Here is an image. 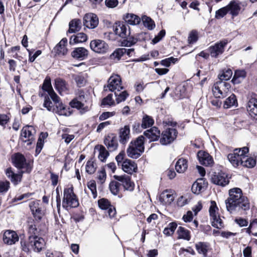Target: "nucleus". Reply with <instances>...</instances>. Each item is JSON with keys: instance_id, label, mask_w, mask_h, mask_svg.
Masks as SVG:
<instances>
[{"instance_id": "obj_24", "label": "nucleus", "mask_w": 257, "mask_h": 257, "mask_svg": "<svg viewBox=\"0 0 257 257\" xmlns=\"http://www.w3.org/2000/svg\"><path fill=\"white\" fill-rule=\"evenodd\" d=\"M212 92L216 98H222L227 96V91L222 87L219 81L214 83L212 87Z\"/></svg>"}, {"instance_id": "obj_10", "label": "nucleus", "mask_w": 257, "mask_h": 257, "mask_svg": "<svg viewBox=\"0 0 257 257\" xmlns=\"http://www.w3.org/2000/svg\"><path fill=\"white\" fill-rule=\"evenodd\" d=\"M90 47L92 50L98 53H104L108 49V45L101 40H94L91 41Z\"/></svg>"}, {"instance_id": "obj_4", "label": "nucleus", "mask_w": 257, "mask_h": 257, "mask_svg": "<svg viewBox=\"0 0 257 257\" xmlns=\"http://www.w3.org/2000/svg\"><path fill=\"white\" fill-rule=\"evenodd\" d=\"M79 205L78 199L74 193L72 187L65 188L64 190V197L62 200V206L68 209L70 208H75Z\"/></svg>"}, {"instance_id": "obj_14", "label": "nucleus", "mask_w": 257, "mask_h": 257, "mask_svg": "<svg viewBox=\"0 0 257 257\" xmlns=\"http://www.w3.org/2000/svg\"><path fill=\"white\" fill-rule=\"evenodd\" d=\"M98 18L93 13L86 14L83 18L84 25L89 29H94L98 24Z\"/></svg>"}, {"instance_id": "obj_59", "label": "nucleus", "mask_w": 257, "mask_h": 257, "mask_svg": "<svg viewBox=\"0 0 257 257\" xmlns=\"http://www.w3.org/2000/svg\"><path fill=\"white\" fill-rule=\"evenodd\" d=\"M198 40V33L196 31H192L189 35L188 40L190 44L195 43Z\"/></svg>"}, {"instance_id": "obj_30", "label": "nucleus", "mask_w": 257, "mask_h": 257, "mask_svg": "<svg viewBox=\"0 0 257 257\" xmlns=\"http://www.w3.org/2000/svg\"><path fill=\"white\" fill-rule=\"evenodd\" d=\"M195 247L199 254H203L204 257H206L208 250L209 248V244L205 242H198L195 244Z\"/></svg>"}, {"instance_id": "obj_53", "label": "nucleus", "mask_w": 257, "mask_h": 257, "mask_svg": "<svg viewBox=\"0 0 257 257\" xmlns=\"http://www.w3.org/2000/svg\"><path fill=\"white\" fill-rule=\"evenodd\" d=\"M43 105L50 111L53 112L55 110V106L48 96L45 97Z\"/></svg>"}, {"instance_id": "obj_49", "label": "nucleus", "mask_w": 257, "mask_h": 257, "mask_svg": "<svg viewBox=\"0 0 257 257\" xmlns=\"http://www.w3.org/2000/svg\"><path fill=\"white\" fill-rule=\"evenodd\" d=\"M42 89L48 93L50 92L51 89H53L51 85V78L50 77L47 76L45 79L42 86Z\"/></svg>"}, {"instance_id": "obj_25", "label": "nucleus", "mask_w": 257, "mask_h": 257, "mask_svg": "<svg viewBox=\"0 0 257 257\" xmlns=\"http://www.w3.org/2000/svg\"><path fill=\"white\" fill-rule=\"evenodd\" d=\"M239 149L234 150L233 153L229 154L227 158L230 163L235 167H237L240 164L241 159V152H238Z\"/></svg>"}, {"instance_id": "obj_37", "label": "nucleus", "mask_w": 257, "mask_h": 257, "mask_svg": "<svg viewBox=\"0 0 257 257\" xmlns=\"http://www.w3.org/2000/svg\"><path fill=\"white\" fill-rule=\"evenodd\" d=\"M159 200L163 205H169L173 201L174 197L172 194H169L165 191L160 195Z\"/></svg>"}, {"instance_id": "obj_62", "label": "nucleus", "mask_w": 257, "mask_h": 257, "mask_svg": "<svg viewBox=\"0 0 257 257\" xmlns=\"http://www.w3.org/2000/svg\"><path fill=\"white\" fill-rule=\"evenodd\" d=\"M166 34V31L165 30H162L155 37V38L152 40V42L153 44H155L158 43L164 37Z\"/></svg>"}, {"instance_id": "obj_15", "label": "nucleus", "mask_w": 257, "mask_h": 257, "mask_svg": "<svg viewBox=\"0 0 257 257\" xmlns=\"http://www.w3.org/2000/svg\"><path fill=\"white\" fill-rule=\"evenodd\" d=\"M104 144L110 152L116 150L118 146L117 138L113 134L107 135L105 137Z\"/></svg>"}, {"instance_id": "obj_8", "label": "nucleus", "mask_w": 257, "mask_h": 257, "mask_svg": "<svg viewBox=\"0 0 257 257\" xmlns=\"http://www.w3.org/2000/svg\"><path fill=\"white\" fill-rule=\"evenodd\" d=\"M246 108L251 117L257 120V94H252L248 97Z\"/></svg>"}, {"instance_id": "obj_21", "label": "nucleus", "mask_w": 257, "mask_h": 257, "mask_svg": "<svg viewBox=\"0 0 257 257\" xmlns=\"http://www.w3.org/2000/svg\"><path fill=\"white\" fill-rule=\"evenodd\" d=\"M3 240L5 243L12 245L18 241L19 236L15 231L7 230L4 232Z\"/></svg>"}, {"instance_id": "obj_17", "label": "nucleus", "mask_w": 257, "mask_h": 257, "mask_svg": "<svg viewBox=\"0 0 257 257\" xmlns=\"http://www.w3.org/2000/svg\"><path fill=\"white\" fill-rule=\"evenodd\" d=\"M197 157L201 164L205 166H211L213 163V158L207 152L199 151L197 153Z\"/></svg>"}, {"instance_id": "obj_64", "label": "nucleus", "mask_w": 257, "mask_h": 257, "mask_svg": "<svg viewBox=\"0 0 257 257\" xmlns=\"http://www.w3.org/2000/svg\"><path fill=\"white\" fill-rule=\"evenodd\" d=\"M115 112H108L106 111L103 112L99 116V120L100 121H102L104 120H105L107 119L108 118L113 116L115 114Z\"/></svg>"}, {"instance_id": "obj_2", "label": "nucleus", "mask_w": 257, "mask_h": 257, "mask_svg": "<svg viewBox=\"0 0 257 257\" xmlns=\"http://www.w3.org/2000/svg\"><path fill=\"white\" fill-rule=\"evenodd\" d=\"M229 197L225 200L226 207L230 213L234 211H243L250 208L248 199L242 195V191L238 188L231 189L229 192Z\"/></svg>"}, {"instance_id": "obj_55", "label": "nucleus", "mask_w": 257, "mask_h": 257, "mask_svg": "<svg viewBox=\"0 0 257 257\" xmlns=\"http://www.w3.org/2000/svg\"><path fill=\"white\" fill-rule=\"evenodd\" d=\"M218 210V209L216 206V202L214 201H211L209 210L211 218L212 217H216V216L217 215L216 211Z\"/></svg>"}, {"instance_id": "obj_3", "label": "nucleus", "mask_w": 257, "mask_h": 257, "mask_svg": "<svg viewBox=\"0 0 257 257\" xmlns=\"http://www.w3.org/2000/svg\"><path fill=\"white\" fill-rule=\"evenodd\" d=\"M144 140V137L140 136L135 140L131 141L126 150L128 157L136 159L141 156L145 150Z\"/></svg>"}, {"instance_id": "obj_40", "label": "nucleus", "mask_w": 257, "mask_h": 257, "mask_svg": "<svg viewBox=\"0 0 257 257\" xmlns=\"http://www.w3.org/2000/svg\"><path fill=\"white\" fill-rule=\"evenodd\" d=\"M126 48L116 49L110 55V58L113 60L118 61L122 56L125 54Z\"/></svg>"}, {"instance_id": "obj_12", "label": "nucleus", "mask_w": 257, "mask_h": 257, "mask_svg": "<svg viewBox=\"0 0 257 257\" xmlns=\"http://www.w3.org/2000/svg\"><path fill=\"white\" fill-rule=\"evenodd\" d=\"M242 3L238 0H231L226 6L228 13L232 17L238 16L241 10Z\"/></svg>"}, {"instance_id": "obj_23", "label": "nucleus", "mask_w": 257, "mask_h": 257, "mask_svg": "<svg viewBox=\"0 0 257 257\" xmlns=\"http://www.w3.org/2000/svg\"><path fill=\"white\" fill-rule=\"evenodd\" d=\"M120 167L124 172L130 174H133L137 170V166L135 163L127 159H125Z\"/></svg>"}, {"instance_id": "obj_34", "label": "nucleus", "mask_w": 257, "mask_h": 257, "mask_svg": "<svg viewBox=\"0 0 257 257\" xmlns=\"http://www.w3.org/2000/svg\"><path fill=\"white\" fill-rule=\"evenodd\" d=\"M125 22L131 25L139 24L141 22L140 18L133 14H127L123 18Z\"/></svg>"}, {"instance_id": "obj_61", "label": "nucleus", "mask_w": 257, "mask_h": 257, "mask_svg": "<svg viewBox=\"0 0 257 257\" xmlns=\"http://www.w3.org/2000/svg\"><path fill=\"white\" fill-rule=\"evenodd\" d=\"M125 157V153L124 151L120 152L116 157H115V160L117 162V164L118 166L120 167L122 163H123Z\"/></svg>"}, {"instance_id": "obj_45", "label": "nucleus", "mask_w": 257, "mask_h": 257, "mask_svg": "<svg viewBox=\"0 0 257 257\" xmlns=\"http://www.w3.org/2000/svg\"><path fill=\"white\" fill-rule=\"evenodd\" d=\"M120 186V183L119 182L112 181L110 183L109 188L111 193L114 195H116L119 192Z\"/></svg>"}, {"instance_id": "obj_20", "label": "nucleus", "mask_w": 257, "mask_h": 257, "mask_svg": "<svg viewBox=\"0 0 257 257\" xmlns=\"http://www.w3.org/2000/svg\"><path fill=\"white\" fill-rule=\"evenodd\" d=\"M207 186V182L204 178L197 179L192 186V191L194 194H199L204 191Z\"/></svg>"}, {"instance_id": "obj_50", "label": "nucleus", "mask_w": 257, "mask_h": 257, "mask_svg": "<svg viewBox=\"0 0 257 257\" xmlns=\"http://www.w3.org/2000/svg\"><path fill=\"white\" fill-rule=\"evenodd\" d=\"M211 219L212 220V225L213 227L221 228L223 226V222L219 215H216V217H212Z\"/></svg>"}, {"instance_id": "obj_54", "label": "nucleus", "mask_w": 257, "mask_h": 257, "mask_svg": "<svg viewBox=\"0 0 257 257\" xmlns=\"http://www.w3.org/2000/svg\"><path fill=\"white\" fill-rule=\"evenodd\" d=\"M98 204L99 207L102 210H106L110 206V202L105 198H102L98 200Z\"/></svg>"}, {"instance_id": "obj_56", "label": "nucleus", "mask_w": 257, "mask_h": 257, "mask_svg": "<svg viewBox=\"0 0 257 257\" xmlns=\"http://www.w3.org/2000/svg\"><path fill=\"white\" fill-rule=\"evenodd\" d=\"M10 187V183L7 180L0 181V193H4L7 192Z\"/></svg>"}, {"instance_id": "obj_38", "label": "nucleus", "mask_w": 257, "mask_h": 257, "mask_svg": "<svg viewBox=\"0 0 257 257\" xmlns=\"http://www.w3.org/2000/svg\"><path fill=\"white\" fill-rule=\"evenodd\" d=\"M246 73L244 70L235 71L233 78L231 80L233 84L240 83L245 77Z\"/></svg>"}, {"instance_id": "obj_18", "label": "nucleus", "mask_w": 257, "mask_h": 257, "mask_svg": "<svg viewBox=\"0 0 257 257\" xmlns=\"http://www.w3.org/2000/svg\"><path fill=\"white\" fill-rule=\"evenodd\" d=\"M211 181L213 183L222 186H224L229 183L227 175L222 172L215 173L211 177Z\"/></svg>"}, {"instance_id": "obj_5", "label": "nucleus", "mask_w": 257, "mask_h": 257, "mask_svg": "<svg viewBox=\"0 0 257 257\" xmlns=\"http://www.w3.org/2000/svg\"><path fill=\"white\" fill-rule=\"evenodd\" d=\"M107 89L112 92L115 91L116 90L118 92L123 89L121 78L119 75L114 74L109 77L107 81V85L104 86V91H107Z\"/></svg>"}, {"instance_id": "obj_36", "label": "nucleus", "mask_w": 257, "mask_h": 257, "mask_svg": "<svg viewBox=\"0 0 257 257\" xmlns=\"http://www.w3.org/2000/svg\"><path fill=\"white\" fill-rule=\"evenodd\" d=\"M187 168V161L184 158L179 159L176 163L175 169L179 173H184Z\"/></svg>"}, {"instance_id": "obj_48", "label": "nucleus", "mask_w": 257, "mask_h": 257, "mask_svg": "<svg viewBox=\"0 0 257 257\" xmlns=\"http://www.w3.org/2000/svg\"><path fill=\"white\" fill-rule=\"evenodd\" d=\"M116 96V101L117 103H119L122 101H124L128 96V93L126 91L120 92L119 94L117 92L114 91Z\"/></svg>"}, {"instance_id": "obj_29", "label": "nucleus", "mask_w": 257, "mask_h": 257, "mask_svg": "<svg viewBox=\"0 0 257 257\" xmlns=\"http://www.w3.org/2000/svg\"><path fill=\"white\" fill-rule=\"evenodd\" d=\"M13 160L14 166L18 169L24 168L27 165L24 156L20 153L16 154Z\"/></svg>"}, {"instance_id": "obj_32", "label": "nucleus", "mask_w": 257, "mask_h": 257, "mask_svg": "<svg viewBox=\"0 0 257 257\" xmlns=\"http://www.w3.org/2000/svg\"><path fill=\"white\" fill-rule=\"evenodd\" d=\"M69 26L67 33H75L81 29V21L79 19H73L70 22Z\"/></svg>"}, {"instance_id": "obj_41", "label": "nucleus", "mask_w": 257, "mask_h": 257, "mask_svg": "<svg viewBox=\"0 0 257 257\" xmlns=\"http://www.w3.org/2000/svg\"><path fill=\"white\" fill-rule=\"evenodd\" d=\"M154 123V120L152 117L145 114L143 116L142 121V127L143 129L152 126Z\"/></svg>"}, {"instance_id": "obj_33", "label": "nucleus", "mask_w": 257, "mask_h": 257, "mask_svg": "<svg viewBox=\"0 0 257 257\" xmlns=\"http://www.w3.org/2000/svg\"><path fill=\"white\" fill-rule=\"evenodd\" d=\"M87 39V36L83 33H78L76 35H73L71 37L69 41L70 45H73L76 43H83Z\"/></svg>"}, {"instance_id": "obj_26", "label": "nucleus", "mask_w": 257, "mask_h": 257, "mask_svg": "<svg viewBox=\"0 0 257 257\" xmlns=\"http://www.w3.org/2000/svg\"><path fill=\"white\" fill-rule=\"evenodd\" d=\"M88 55V50L83 47L76 48L71 53V55L74 58L80 60H83L87 58Z\"/></svg>"}, {"instance_id": "obj_60", "label": "nucleus", "mask_w": 257, "mask_h": 257, "mask_svg": "<svg viewBox=\"0 0 257 257\" xmlns=\"http://www.w3.org/2000/svg\"><path fill=\"white\" fill-rule=\"evenodd\" d=\"M55 50L58 55H64L66 54L67 52V49L66 46L59 45H57L55 47Z\"/></svg>"}, {"instance_id": "obj_35", "label": "nucleus", "mask_w": 257, "mask_h": 257, "mask_svg": "<svg viewBox=\"0 0 257 257\" xmlns=\"http://www.w3.org/2000/svg\"><path fill=\"white\" fill-rule=\"evenodd\" d=\"M177 233L178 235V238L179 239H183L187 241L191 239L190 231L183 227L179 226Z\"/></svg>"}, {"instance_id": "obj_31", "label": "nucleus", "mask_w": 257, "mask_h": 257, "mask_svg": "<svg viewBox=\"0 0 257 257\" xmlns=\"http://www.w3.org/2000/svg\"><path fill=\"white\" fill-rule=\"evenodd\" d=\"M84 97V95H80L78 97L73 99L70 102V105L71 107L76 108L78 109H82L83 112L87 111L88 108L83 107L84 104L81 102V100Z\"/></svg>"}, {"instance_id": "obj_43", "label": "nucleus", "mask_w": 257, "mask_h": 257, "mask_svg": "<svg viewBox=\"0 0 257 257\" xmlns=\"http://www.w3.org/2000/svg\"><path fill=\"white\" fill-rule=\"evenodd\" d=\"M232 75V72L230 69L223 70L221 73L218 75L219 81H227L229 80Z\"/></svg>"}, {"instance_id": "obj_42", "label": "nucleus", "mask_w": 257, "mask_h": 257, "mask_svg": "<svg viewBox=\"0 0 257 257\" xmlns=\"http://www.w3.org/2000/svg\"><path fill=\"white\" fill-rule=\"evenodd\" d=\"M142 20L144 26L147 28L149 30H152L155 28V22L151 18L147 17V16H143L142 17Z\"/></svg>"}, {"instance_id": "obj_22", "label": "nucleus", "mask_w": 257, "mask_h": 257, "mask_svg": "<svg viewBox=\"0 0 257 257\" xmlns=\"http://www.w3.org/2000/svg\"><path fill=\"white\" fill-rule=\"evenodd\" d=\"M119 142L121 144L125 145L130 138V128L129 125H126L120 128L119 133Z\"/></svg>"}, {"instance_id": "obj_58", "label": "nucleus", "mask_w": 257, "mask_h": 257, "mask_svg": "<svg viewBox=\"0 0 257 257\" xmlns=\"http://www.w3.org/2000/svg\"><path fill=\"white\" fill-rule=\"evenodd\" d=\"M102 105H113L114 104V101L112 99V94H108L106 97H104L101 102Z\"/></svg>"}, {"instance_id": "obj_57", "label": "nucleus", "mask_w": 257, "mask_h": 257, "mask_svg": "<svg viewBox=\"0 0 257 257\" xmlns=\"http://www.w3.org/2000/svg\"><path fill=\"white\" fill-rule=\"evenodd\" d=\"M228 13V10L227 9L226 6L223 7L218 10H217L215 13V18L217 19L223 18L224 16L226 15L227 13Z\"/></svg>"}, {"instance_id": "obj_6", "label": "nucleus", "mask_w": 257, "mask_h": 257, "mask_svg": "<svg viewBox=\"0 0 257 257\" xmlns=\"http://www.w3.org/2000/svg\"><path fill=\"white\" fill-rule=\"evenodd\" d=\"M177 131L174 128H168L162 133L160 140V143L163 145H168L173 142L176 138Z\"/></svg>"}, {"instance_id": "obj_52", "label": "nucleus", "mask_w": 257, "mask_h": 257, "mask_svg": "<svg viewBox=\"0 0 257 257\" xmlns=\"http://www.w3.org/2000/svg\"><path fill=\"white\" fill-rule=\"evenodd\" d=\"M87 187L91 192L93 197L95 198L97 197V191L95 182L94 180H91L88 182Z\"/></svg>"}, {"instance_id": "obj_27", "label": "nucleus", "mask_w": 257, "mask_h": 257, "mask_svg": "<svg viewBox=\"0 0 257 257\" xmlns=\"http://www.w3.org/2000/svg\"><path fill=\"white\" fill-rule=\"evenodd\" d=\"M6 175L11 181L15 185H17L21 181L22 175L20 174L15 173L11 168H7L5 171Z\"/></svg>"}, {"instance_id": "obj_44", "label": "nucleus", "mask_w": 257, "mask_h": 257, "mask_svg": "<svg viewBox=\"0 0 257 257\" xmlns=\"http://www.w3.org/2000/svg\"><path fill=\"white\" fill-rule=\"evenodd\" d=\"M177 227V224L176 222H171L168 225V226L164 228L163 230V233L167 236L171 235L174 233Z\"/></svg>"}, {"instance_id": "obj_39", "label": "nucleus", "mask_w": 257, "mask_h": 257, "mask_svg": "<svg viewBox=\"0 0 257 257\" xmlns=\"http://www.w3.org/2000/svg\"><path fill=\"white\" fill-rule=\"evenodd\" d=\"M237 101L236 96L234 94H231L224 102L223 106L224 108H229L232 106H237Z\"/></svg>"}, {"instance_id": "obj_9", "label": "nucleus", "mask_w": 257, "mask_h": 257, "mask_svg": "<svg viewBox=\"0 0 257 257\" xmlns=\"http://www.w3.org/2000/svg\"><path fill=\"white\" fill-rule=\"evenodd\" d=\"M113 178L122 185L125 190L133 191L135 188L134 183L131 181V177L128 175H114Z\"/></svg>"}, {"instance_id": "obj_16", "label": "nucleus", "mask_w": 257, "mask_h": 257, "mask_svg": "<svg viewBox=\"0 0 257 257\" xmlns=\"http://www.w3.org/2000/svg\"><path fill=\"white\" fill-rule=\"evenodd\" d=\"M55 88L61 95H64L69 93L68 85L65 80L57 78L55 80Z\"/></svg>"}, {"instance_id": "obj_46", "label": "nucleus", "mask_w": 257, "mask_h": 257, "mask_svg": "<svg viewBox=\"0 0 257 257\" xmlns=\"http://www.w3.org/2000/svg\"><path fill=\"white\" fill-rule=\"evenodd\" d=\"M96 167V163L91 160H89L85 166L86 172L89 174H92L95 172Z\"/></svg>"}, {"instance_id": "obj_19", "label": "nucleus", "mask_w": 257, "mask_h": 257, "mask_svg": "<svg viewBox=\"0 0 257 257\" xmlns=\"http://www.w3.org/2000/svg\"><path fill=\"white\" fill-rule=\"evenodd\" d=\"M226 44L227 42L222 41L210 47L209 48V52L211 57L216 58L219 55L221 54L223 52L224 47Z\"/></svg>"}, {"instance_id": "obj_28", "label": "nucleus", "mask_w": 257, "mask_h": 257, "mask_svg": "<svg viewBox=\"0 0 257 257\" xmlns=\"http://www.w3.org/2000/svg\"><path fill=\"white\" fill-rule=\"evenodd\" d=\"M144 136L150 139V141H156L160 137V132L157 127L154 126L144 132Z\"/></svg>"}, {"instance_id": "obj_51", "label": "nucleus", "mask_w": 257, "mask_h": 257, "mask_svg": "<svg viewBox=\"0 0 257 257\" xmlns=\"http://www.w3.org/2000/svg\"><path fill=\"white\" fill-rule=\"evenodd\" d=\"M78 87H81L83 86L86 83L85 77L82 74L75 75L74 78Z\"/></svg>"}, {"instance_id": "obj_47", "label": "nucleus", "mask_w": 257, "mask_h": 257, "mask_svg": "<svg viewBox=\"0 0 257 257\" xmlns=\"http://www.w3.org/2000/svg\"><path fill=\"white\" fill-rule=\"evenodd\" d=\"M98 158L101 162H105L109 156L108 152L103 146H100L99 150Z\"/></svg>"}, {"instance_id": "obj_1", "label": "nucleus", "mask_w": 257, "mask_h": 257, "mask_svg": "<svg viewBox=\"0 0 257 257\" xmlns=\"http://www.w3.org/2000/svg\"><path fill=\"white\" fill-rule=\"evenodd\" d=\"M39 231L33 221L29 222L28 227V240H21V244L23 251L29 253L31 249L34 252H40L44 250L46 246L45 240L39 236Z\"/></svg>"}, {"instance_id": "obj_11", "label": "nucleus", "mask_w": 257, "mask_h": 257, "mask_svg": "<svg viewBox=\"0 0 257 257\" xmlns=\"http://www.w3.org/2000/svg\"><path fill=\"white\" fill-rule=\"evenodd\" d=\"M127 26L123 22H117L113 26V30L115 34L122 38H125L130 34V31L127 30Z\"/></svg>"}, {"instance_id": "obj_13", "label": "nucleus", "mask_w": 257, "mask_h": 257, "mask_svg": "<svg viewBox=\"0 0 257 257\" xmlns=\"http://www.w3.org/2000/svg\"><path fill=\"white\" fill-rule=\"evenodd\" d=\"M34 131L32 126L28 125L23 127L21 134L22 140L25 142H28V145H31L34 140L33 133Z\"/></svg>"}, {"instance_id": "obj_7", "label": "nucleus", "mask_w": 257, "mask_h": 257, "mask_svg": "<svg viewBox=\"0 0 257 257\" xmlns=\"http://www.w3.org/2000/svg\"><path fill=\"white\" fill-rule=\"evenodd\" d=\"M248 151L249 149L247 147L239 149L238 152H241L242 154L240 164L247 168H252L256 164V160L252 157L245 155L248 152Z\"/></svg>"}, {"instance_id": "obj_63", "label": "nucleus", "mask_w": 257, "mask_h": 257, "mask_svg": "<svg viewBox=\"0 0 257 257\" xmlns=\"http://www.w3.org/2000/svg\"><path fill=\"white\" fill-rule=\"evenodd\" d=\"M193 218V213L191 211H188L182 217V219L185 222H191Z\"/></svg>"}]
</instances>
